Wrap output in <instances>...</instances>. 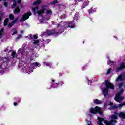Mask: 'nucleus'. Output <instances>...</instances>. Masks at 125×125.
Returning a JSON list of instances; mask_svg holds the SVG:
<instances>
[{"mask_svg": "<svg viewBox=\"0 0 125 125\" xmlns=\"http://www.w3.org/2000/svg\"><path fill=\"white\" fill-rule=\"evenodd\" d=\"M57 29H54L52 30H47L46 31V34L48 36H58L60 34H62L64 32L65 28H74L75 24L73 23V22L70 21L66 22L65 25L62 26V21L57 24Z\"/></svg>", "mask_w": 125, "mask_h": 125, "instance_id": "nucleus-1", "label": "nucleus"}, {"mask_svg": "<svg viewBox=\"0 0 125 125\" xmlns=\"http://www.w3.org/2000/svg\"><path fill=\"white\" fill-rule=\"evenodd\" d=\"M105 83L106 88L103 90V93L104 97H106V96H107V95H108V94L109 93L108 89H109L110 88V89H112L113 90H114V89H115V86L113 85L112 83L109 82L108 80H106Z\"/></svg>", "mask_w": 125, "mask_h": 125, "instance_id": "nucleus-2", "label": "nucleus"}, {"mask_svg": "<svg viewBox=\"0 0 125 125\" xmlns=\"http://www.w3.org/2000/svg\"><path fill=\"white\" fill-rule=\"evenodd\" d=\"M32 11L34 14H36V12L37 11V14L38 15H42V14L45 13V7H42V9L39 10V6H36L35 7L32 8Z\"/></svg>", "mask_w": 125, "mask_h": 125, "instance_id": "nucleus-3", "label": "nucleus"}, {"mask_svg": "<svg viewBox=\"0 0 125 125\" xmlns=\"http://www.w3.org/2000/svg\"><path fill=\"white\" fill-rule=\"evenodd\" d=\"M74 1L76 4L78 3V2H83V4L81 6L82 8H85V7H86V6H87L89 3L88 0H74Z\"/></svg>", "mask_w": 125, "mask_h": 125, "instance_id": "nucleus-4", "label": "nucleus"}, {"mask_svg": "<svg viewBox=\"0 0 125 125\" xmlns=\"http://www.w3.org/2000/svg\"><path fill=\"white\" fill-rule=\"evenodd\" d=\"M32 15V13L31 12H28L22 15V17L21 19V21L24 22L25 20H27V19H29L30 16Z\"/></svg>", "mask_w": 125, "mask_h": 125, "instance_id": "nucleus-5", "label": "nucleus"}, {"mask_svg": "<svg viewBox=\"0 0 125 125\" xmlns=\"http://www.w3.org/2000/svg\"><path fill=\"white\" fill-rule=\"evenodd\" d=\"M98 109H99L98 106H96L94 108H91L90 109V113L91 114H98Z\"/></svg>", "mask_w": 125, "mask_h": 125, "instance_id": "nucleus-6", "label": "nucleus"}, {"mask_svg": "<svg viewBox=\"0 0 125 125\" xmlns=\"http://www.w3.org/2000/svg\"><path fill=\"white\" fill-rule=\"evenodd\" d=\"M114 100L115 101H117V102H120V101L124 100V97L116 95L114 98Z\"/></svg>", "mask_w": 125, "mask_h": 125, "instance_id": "nucleus-7", "label": "nucleus"}, {"mask_svg": "<svg viewBox=\"0 0 125 125\" xmlns=\"http://www.w3.org/2000/svg\"><path fill=\"white\" fill-rule=\"evenodd\" d=\"M125 68V63H122L120 64V67L117 68L116 72H120V71H122V70H124Z\"/></svg>", "mask_w": 125, "mask_h": 125, "instance_id": "nucleus-8", "label": "nucleus"}, {"mask_svg": "<svg viewBox=\"0 0 125 125\" xmlns=\"http://www.w3.org/2000/svg\"><path fill=\"white\" fill-rule=\"evenodd\" d=\"M118 113L115 112L114 115H113L111 117V120L112 121H116V120H118Z\"/></svg>", "mask_w": 125, "mask_h": 125, "instance_id": "nucleus-9", "label": "nucleus"}, {"mask_svg": "<svg viewBox=\"0 0 125 125\" xmlns=\"http://www.w3.org/2000/svg\"><path fill=\"white\" fill-rule=\"evenodd\" d=\"M13 13L15 14L20 13V8L19 6L15 8V10L13 11Z\"/></svg>", "mask_w": 125, "mask_h": 125, "instance_id": "nucleus-10", "label": "nucleus"}, {"mask_svg": "<svg viewBox=\"0 0 125 125\" xmlns=\"http://www.w3.org/2000/svg\"><path fill=\"white\" fill-rule=\"evenodd\" d=\"M93 102L95 104H96V105H100L102 103V101L97 99L94 100Z\"/></svg>", "mask_w": 125, "mask_h": 125, "instance_id": "nucleus-11", "label": "nucleus"}, {"mask_svg": "<svg viewBox=\"0 0 125 125\" xmlns=\"http://www.w3.org/2000/svg\"><path fill=\"white\" fill-rule=\"evenodd\" d=\"M119 117L120 118H122V119H125V113H124L123 112H120V113H117Z\"/></svg>", "mask_w": 125, "mask_h": 125, "instance_id": "nucleus-12", "label": "nucleus"}, {"mask_svg": "<svg viewBox=\"0 0 125 125\" xmlns=\"http://www.w3.org/2000/svg\"><path fill=\"white\" fill-rule=\"evenodd\" d=\"M123 78H125V76L123 75H120L116 79V81L119 82V81H124Z\"/></svg>", "mask_w": 125, "mask_h": 125, "instance_id": "nucleus-13", "label": "nucleus"}, {"mask_svg": "<svg viewBox=\"0 0 125 125\" xmlns=\"http://www.w3.org/2000/svg\"><path fill=\"white\" fill-rule=\"evenodd\" d=\"M42 3V1L41 0H38L36 1H35L34 2H33V5H39V4H41V3Z\"/></svg>", "mask_w": 125, "mask_h": 125, "instance_id": "nucleus-14", "label": "nucleus"}, {"mask_svg": "<svg viewBox=\"0 0 125 125\" xmlns=\"http://www.w3.org/2000/svg\"><path fill=\"white\" fill-rule=\"evenodd\" d=\"M56 3H58V1L57 0H54L52 2L48 3L49 5H55Z\"/></svg>", "mask_w": 125, "mask_h": 125, "instance_id": "nucleus-15", "label": "nucleus"}, {"mask_svg": "<svg viewBox=\"0 0 125 125\" xmlns=\"http://www.w3.org/2000/svg\"><path fill=\"white\" fill-rule=\"evenodd\" d=\"M13 4L11 7V8L12 9L15 8V7H16V5H17V3L16 2V0H13Z\"/></svg>", "mask_w": 125, "mask_h": 125, "instance_id": "nucleus-16", "label": "nucleus"}, {"mask_svg": "<svg viewBox=\"0 0 125 125\" xmlns=\"http://www.w3.org/2000/svg\"><path fill=\"white\" fill-rule=\"evenodd\" d=\"M8 21H9V19L6 18L5 19L4 21V26H7V24H8Z\"/></svg>", "mask_w": 125, "mask_h": 125, "instance_id": "nucleus-17", "label": "nucleus"}, {"mask_svg": "<svg viewBox=\"0 0 125 125\" xmlns=\"http://www.w3.org/2000/svg\"><path fill=\"white\" fill-rule=\"evenodd\" d=\"M95 11H96L95 9H93V8H92L89 10L88 13L89 14H91V13H93L94 12H95Z\"/></svg>", "mask_w": 125, "mask_h": 125, "instance_id": "nucleus-18", "label": "nucleus"}, {"mask_svg": "<svg viewBox=\"0 0 125 125\" xmlns=\"http://www.w3.org/2000/svg\"><path fill=\"white\" fill-rule=\"evenodd\" d=\"M118 107L116 105H112L109 107L110 110H116V109H118Z\"/></svg>", "mask_w": 125, "mask_h": 125, "instance_id": "nucleus-19", "label": "nucleus"}, {"mask_svg": "<svg viewBox=\"0 0 125 125\" xmlns=\"http://www.w3.org/2000/svg\"><path fill=\"white\" fill-rule=\"evenodd\" d=\"M59 86V84L58 83H56L55 84H52V87H53V88H57Z\"/></svg>", "mask_w": 125, "mask_h": 125, "instance_id": "nucleus-20", "label": "nucleus"}, {"mask_svg": "<svg viewBox=\"0 0 125 125\" xmlns=\"http://www.w3.org/2000/svg\"><path fill=\"white\" fill-rule=\"evenodd\" d=\"M30 39H32V40H34V39L35 40H36V39H38V37L36 35H31L30 37H29Z\"/></svg>", "mask_w": 125, "mask_h": 125, "instance_id": "nucleus-21", "label": "nucleus"}, {"mask_svg": "<svg viewBox=\"0 0 125 125\" xmlns=\"http://www.w3.org/2000/svg\"><path fill=\"white\" fill-rule=\"evenodd\" d=\"M9 18L10 20H14V15L10 14L9 16Z\"/></svg>", "mask_w": 125, "mask_h": 125, "instance_id": "nucleus-22", "label": "nucleus"}, {"mask_svg": "<svg viewBox=\"0 0 125 125\" xmlns=\"http://www.w3.org/2000/svg\"><path fill=\"white\" fill-rule=\"evenodd\" d=\"M14 31V32L13 33L12 36L17 34V30L16 29V28L13 29V30H12V32H13Z\"/></svg>", "mask_w": 125, "mask_h": 125, "instance_id": "nucleus-23", "label": "nucleus"}, {"mask_svg": "<svg viewBox=\"0 0 125 125\" xmlns=\"http://www.w3.org/2000/svg\"><path fill=\"white\" fill-rule=\"evenodd\" d=\"M21 38H22V34H19L16 37V41H18V40H20V39H21Z\"/></svg>", "mask_w": 125, "mask_h": 125, "instance_id": "nucleus-24", "label": "nucleus"}, {"mask_svg": "<svg viewBox=\"0 0 125 125\" xmlns=\"http://www.w3.org/2000/svg\"><path fill=\"white\" fill-rule=\"evenodd\" d=\"M123 93H124V90H120L119 92H118V93L116 94V95L121 96Z\"/></svg>", "mask_w": 125, "mask_h": 125, "instance_id": "nucleus-25", "label": "nucleus"}, {"mask_svg": "<svg viewBox=\"0 0 125 125\" xmlns=\"http://www.w3.org/2000/svg\"><path fill=\"white\" fill-rule=\"evenodd\" d=\"M125 84V83H120L119 84V89H121V88H122V87H123V86Z\"/></svg>", "mask_w": 125, "mask_h": 125, "instance_id": "nucleus-26", "label": "nucleus"}, {"mask_svg": "<svg viewBox=\"0 0 125 125\" xmlns=\"http://www.w3.org/2000/svg\"><path fill=\"white\" fill-rule=\"evenodd\" d=\"M98 114H99L100 115H102L103 114V112L101 111V109L100 107H99V109H98Z\"/></svg>", "mask_w": 125, "mask_h": 125, "instance_id": "nucleus-27", "label": "nucleus"}, {"mask_svg": "<svg viewBox=\"0 0 125 125\" xmlns=\"http://www.w3.org/2000/svg\"><path fill=\"white\" fill-rule=\"evenodd\" d=\"M40 42L39 40H34L33 42V44H38Z\"/></svg>", "mask_w": 125, "mask_h": 125, "instance_id": "nucleus-28", "label": "nucleus"}, {"mask_svg": "<svg viewBox=\"0 0 125 125\" xmlns=\"http://www.w3.org/2000/svg\"><path fill=\"white\" fill-rule=\"evenodd\" d=\"M16 55V52L15 51L12 52L11 56H12L13 58H15V56Z\"/></svg>", "mask_w": 125, "mask_h": 125, "instance_id": "nucleus-29", "label": "nucleus"}, {"mask_svg": "<svg viewBox=\"0 0 125 125\" xmlns=\"http://www.w3.org/2000/svg\"><path fill=\"white\" fill-rule=\"evenodd\" d=\"M78 14H75L74 17H73V19H74V21H77V20H78Z\"/></svg>", "mask_w": 125, "mask_h": 125, "instance_id": "nucleus-30", "label": "nucleus"}, {"mask_svg": "<svg viewBox=\"0 0 125 125\" xmlns=\"http://www.w3.org/2000/svg\"><path fill=\"white\" fill-rule=\"evenodd\" d=\"M52 13V11L51 10H47L46 14L48 15V14H51Z\"/></svg>", "mask_w": 125, "mask_h": 125, "instance_id": "nucleus-31", "label": "nucleus"}, {"mask_svg": "<svg viewBox=\"0 0 125 125\" xmlns=\"http://www.w3.org/2000/svg\"><path fill=\"white\" fill-rule=\"evenodd\" d=\"M58 84H59V85H63V84H64V83L62 81H60L58 82Z\"/></svg>", "mask_w": 125, "mask_h": 125, "instance_id": "nucleus-32", "label": "nucleus"}, {"mask_svg": "<svg viewBox=\"0 0 125 125\" xmlns=\"http://www.w3.org/2000/svg\"><path fill=\"white\" fill-rule=\"evenodd\" d=\"M13 26V23H10L8 25V27L9 28H12Z\"/></svg>", "mask_w": 125, "mask_h": 125, "instance_id": "nucleus-33", "label": "nucleus"}, {"mask_svg": "<svg viewBox=\"0 0 125 125\" xmlns=\"http://www.w3.org/2000/svg\"><path fill=\"white\" fill-rule=\"evenodd\" d=\"M3 4L5 7H7L8 6V3H7V2H4Z\"/></svg>", "mask_w": 125, "mask_h": 125, "instance_id": "nucleus-34", "label": "nucleus"}, {"mask_svg": "<svg viewBox=\"0 0 125 125\" xmlns=\"http://www.w3.org/2000/svg\"><path fill=\"white\" fill-rule=\"evenodd\" d=\"M111 72H112V68H109L107 70V74H110Z\"/></svg>", "mask_w": 125, "mask_h": 125, "instance_id": "nucleus-35", "label": "nucleus"}, {"mask_svg": "<svg viewBox=\"0 0 125 125\" xmlns=\"http://www.w3.org/2000/svg\"><path fill=\"white\" fill-rule=\"evenodd\" d=\"M87 124L88 125H93L92 124V123H91V121H87Z\"/></svg>", "mask_w": 125, "mask_h": 125, "instance_id": "nucleus-36", "label": "nucleus"}, {"mask_svg": "<svg viewBox=\"0 0 125 125\" xmlns=\"http://www.w3.org/2000/svg\"><path fill=\"white\" fill-rule=\"evenodd\" d=\"M17 3H18V4H21V3H22V0H17Z\"/></svg>", "mask_w": 125, "mask_h": 125, "instance_id": "nucleus-37", "label": "nucleus"}, {"mask_svg": "<svg viewBox=\"0 0 125 125\" xmlns=\"http://www.w3.org/2000/svg\"><path fill=\"white\" fill-rule=\"evenodd\" d=\"M123 106H125V104H124V103H123L122 104H120L119 105V107H120V108L122 107Z\"/></svg>", "mask_w": 125, "mask_h": 125, "instance_id": "nucleus-38", "label": "nucleus"}, {"mask_svg": "<svg viewBox=\"0 0 125 125\" xmlns=\"http://www.w3.org/2000/svg\"><path fill=\"white\" fill-rule=\"evenodd\" d=\"M4 31V28L2 27L0 30V33H3Z\"/></svg>", "mask_w": 125, "mask_h": 125, "instance_id": "nucleus-39", "label": "nucleus"}, {"mask_svg": "<svg viewBox=\"0 0 125 125\" xmlns=\"http://www.w3.org/2000/svg\"><path fill=\"white\" fill-rule=\"evenodd\" d=\"M33 65H35L36 67L39 66V63L38 62H35L34 63H33Z\"/></svg>", "mask_w": 125, "mask_h": 125, "instance_id": "nucleus-40", "label": "nucleus"}, {"mask_svg": "<svg viewBox=\"0 0 125 125\" xmlns=\"http://www.w3.org/2000/svg\"><path fill=\"white\" fill-rule=\"evenodd\" d=\"M46 42H47V44H48V43H49V42H50V39H47L46 40Z\"/></svg>", "mask_w": 125, "mask_h": 125, "instance_id": "nucleus-41", "label": "nucleus"}, {"mask_svg": "<svg viewBox=\"0 0 125 125\" xmlns=\"http://www.w3.org/2000/svg\"><path fill=\"white\" fill-rule=\"evenodd\" d=\"M110 64H114V61H110L108 63V64L110 65Z\"/></svg>", "mask_w": 125, "mask_h": 125, "instance_id": "nucleus-42", "label": "nucleus"}, {"mask_svg": "<svg viewBox=\"0 0 125 125\" xmlns=\"http://www.w3.org/2000/svg\"><path fill=\"white\" fill-rule=\"evenodd\" d=\"M0 16H1V17H2H2H3V16H4V14H3V13H1L0 14Z\"/></svg>", "mask_w": 125, "mask_h": 125, "instance_id": "nucleus-43", "label": "nucleus"}, {"mask_svg": "<svg viewBox=\"0 0 125 125\" xmlns=\"http://www.w3.org/2000/svg\"><path fill=\"white\" fill-rule=\"evenodd\" d=\"M17 104H18V103L17 102H14L13 104L14 106H17Z\"/></svg>", "mask_w": 125, "mask_h": 125, "instance_id": "nucleus-44", "label": "nucleus"}, {"mask_svg": "<svg viewBox=\"0 0 125 125\" xmlns=\"http://www.w3.org/2000/svg\"><path fill=\"white\" fill-rule=\"evenodd\" d=\"M44 65H45V66H47V67H48L49 66V63H47L46 62H44Z\"/></svg>", "mask_w": 125, "mask_h": 125, "instance_id": "nucleus-45", "label": "nucleus"}, {"mask_svg": "<svg viewBox=\"0 0 125 125\" xmlns=\"http://www.w3.org/2000/svg\"><path fill=\"white\" fill-rule=\"evenodd\" d=\"M113 102H110V103H109V106H113Z\"/></svg>", "mask_w": 125, "mask_h": 125, "instance_id": "nucleus-46", "label": "nucleus"}, {"mask_svg": "<svg viewBox=\"0 0 125 125\" xmlns=\"http://www.w3.org/2000/svg\"><path fill=\"white\" fill-rule=\"evenodd\" d=\"M17 20H18V17H17L15 19H14V21H15L16 22H17Z\"/></svg>", "mask_w": 125, "mask_h": 125, "instance_id": "nucleus-47", "label": "nucleus"}, {"mask_svg": "<svg viewBox=\"0 0 125 125\" xmlns=\"http://www.w3.org/2000/svg\"><path fill=\"white\" fill-rule=\"evenodd\" d=\"M15 23H16V22L14 21H13L11 22V23L13 24V25H14V24H15Z\"/></svg>", "mask_w": 125, "mask_h": 125, "instance_id": "nucleus-48", "label": "nucleus"}, {"mask_svg": "<svg viewBox=\"0 0 125 125\" xmlns=\"http://www.w3.org/2000/svg\"><path fill=\"white\" fill-rule=\"evenodd\" d=\"M59 75V77H62L63 76V74H62V73H60Z\"/></svg>", "mask_w": 125, "mask_h": 125, "instance_id": "nucleus-49", "label": "nucleus"}, {"mask_svg": "<svg viewBox=\"0 0 125 125\" xmlns=\"http://www.w3.org/2000/svg\"><path fill=\"white\" fill-rule=\"evenodd\" d=\"M30 51H32V52H33V51H34V49L33 48H31L30 49Z\"/></svg>", "mask_w": 125, "mask_h": 125, "instance_id": "nucleus-50", "label": "nucleus"}, {"mask_svg": "<svg viewBox=\"0 0 125 125\" xmlns=\"http://www.w3.org/2000/svg\"><path fill=\"white\" fill-rule=\"evenodd\" d=\"M104 106V107H107V103H105Z\"/></svg>", "mask_w": 125, "mask_h": 125, "instance_id": "nucleus-51", "label": "nucleus"}, {"mask_svg": "<svg viewBox=\"0 0 125 125\" xmlns=\"http://www.w3.org/2000/svg\"><path fill=\"white\" fill-rule=\"evenodd\" d=\"M82 70H83V71H84V70H85V67H83L82 68Z\"/></svg>", "mask_w": 125, "mask_h": 125, "instance_id": "nucleus-52", "label": "nucleus"}, {"mask_svg": "<svg viewBox=\"0 0 125 125\" xmlns=\"http://www.w3.org/2000/svg\"><path fill=\"white\" fill-rule=\"evenodd\" d=\"M2 20V18L0 16V22Z\"/></svg>", "mask_w": 125, "mask_h": 125, "instance_id": "nucleus-53", "label": "nucleus"}, {"mask_svg": "<svg viewBox=\"0 0 125 125\" xmlns=\"http://www.w3.org/2000/svg\"><path fill=\"white\" fill-rule=\"evenodd\" d=\"M0 36H2V33L0 32Z\"/></svg>", "mask_w": 125, "mask_h": 125, "instance_id": "nucleus-54", "label": "nucleus"}, {"mask_svg": "<svg viewBox=\"0 0 125 125\" xmlns=\"http://www.w3.org/2000/svg\"><path fill=\"white\" fill-rule=\"evenodd\" d=\"M52 82H53V83H54V82H55V80H52Z\"/></svg>", "mask_w": 125, "mask_h": 125, "instance_id": "nucleus-55", "label": "nucleus"}, {"mask_svg": "<svg viewBox=\"0 0 125 125\" xmlns=\"http://www.w3.org/2000/svg\"><path fill=\"white\" fill-rule=\"evenodd\" d=\"M1 38H2V36L0 35V40L1 39Z\"/></svg>", "mask_w": 125, "mask_h": 125, "instance_id": "nucleus-56", "label": "nucleus"}, {"mask_svg": "<svg viewBox=\"0 0 125 125\" xmlns=\"http://www.w3.org/2000/svg\"><path fill=\"white\" fill-rule=\"evenodd\" d=\"M3 0V1H6V0Z\"/></svg>", "mask_w": 125, "mask_h": 125, "instance_id": "nucleus-57", "label": "nucleus"}, {"mask_svg": "<svg viewBox=\"0 0 125 125\" xmlns=\"http://www.w3.org/2000/svg\"><path fill=\"white\" fill-rule=\"evenodd\" d=\"M1 1H2V0H0V2H1Z\"/></svg>", "mask_w": 125, "mask_h": 125, "instance_id": "nucleus-58", "label": "nucleus"}, {"mask_svg": "<svg viewBox=\"0 0 125 125\" xmlns=\"http://www.w3.org/2000/svg\"><path fill=\"white\" fill-rule=\"evenodd\" d=\"M21 33H23V31H21Z\"/></svg>", "mask_w": 125, "mask_h": 125, "instance_id": "nucleus-59", "label": "nucleus"}, {"mask_svg": "<svg viewBox=\"0 0 125 125\" xmlns=\"http://www.w3.org/2000/svg\"><path fill=\"white\" fill-rule=\"evenodd\" d=\"M4 63H5V61H3Z\"/></svg>", "mask_w": 125, "mask_h": 125, "instance_id": "nucleus-60", "label": "nucleus"}]
</instances>
